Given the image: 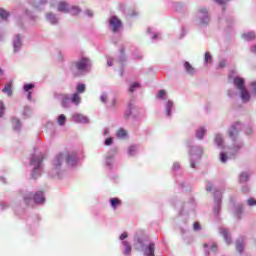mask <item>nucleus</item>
<instances>
[{
    "mask_svg": "<svg viewBox=\"0 0 256 256\" xmlns=\"http://www.w3.org/2000/svg\"><path fill=\"white\" fill-rule=\"evenodd\" d=\"M89 65H91L89 59L82 58L81 60L72 63L70 71L74 77H77L78 75H81L83 71H87V69H89Z\"/></svg>",
    "mask_w": 256,
    "mask_h": 256,
    "instance_id": "nucleus-1",
    "label": "nucleus"
},
{
    "mask_svg": "<svg viewBox=\"0 0 256 256\" xmlns=\"http://www.w3.org/2000/svg\"><path fill=\"white\" fill-rule=\"evenodd\" d=\"M24 203L27 205H33V203L41 204L45 203V196L43 195L42 191L33 193H28L24 196Z\"/></svg>",
    "mask_w": 256,
    "mask_h": 256,
    "instance_id": "nucleus-2",
    "label": "nucleus"
},
{
    "mask_svg": "<svg viewBox=\"0 0 256 256\" xmlns=\"http://www.w3.org/2000/svg\"><path fill=\"white\" fill-rule=\"evenodd\" d=\"M199 25L209 24V11L207 8H200L198 10Z\"/></svg>",
    "mask_w": 256,
    "mask_h": 256,
    "instance_id": "nucleus-3",
    "label": "nucleus"
},
{
    "mask_svg": "<svg viewBox=\"0 0 256 256\" xmlns=\"http://www.w3.org/2000/svg\"><path fill=\"white\" fill-rule=\"evenodd\" d=\"M109 25L113 33H117V31H119V29H121V27L123 26L121 20H119V18H117L116 16L110 17Z\"/></svg>",
    "mask_w": 256,
    "mask_h": 256,
    "instance_id": "nucleus-4",
    "label": "nucleus"
},
{
    "mask_svg": "<svg viewBox=\"0 0 256 256\" xmlns=\"http://www.w3.org/2000/svg\"><path fill=\"white\" fill-rule=\"evenodd\" d=\"M31 165H34V170L32 172L33 179H37V173H39V167H41V160H31Z\"/></svg>",
    "mask_w": 256,
    "mask_h": 256,
    "instance_id": "nucleus-5",
    "label": "nucleus"
},
{
    "mask_svg": "<svg viewBox=\"0 0 256 256\" xmlns=\"http://www.w3.org/2000/svg\"><path fill=\"white\" fill-rule=\"evenodd\" d=\"M240 97L243 103H247L249 99H251V95L249 94V91H247V88L240 90Z\"/></svg>",
    "mask_w": 256,
    "mask_h": 256,
    "instance_id": "nucleus-6",
    "label": "nucleus"
},
{
    "mask_svg": "<svg viewBox=\"0 0 256 256\" xmlns=\"http://www.w3.org/2000/svg\"><path fill=\"white\" fill-rule=\"evenodd\" d=\"M234 85L239 91L245 89V81L243 78H234Z\"/></svg>",
    "mask_w": 256,
    "mask_h": 256,
    "instance_id": "nucleus-7",
    "label": "nucleus"
},
{
    "mask_svg": "<svg viewBox=\"0 0 256 256\" xmlns=\"http://www.w3.org/2000/svg\"><path fill=\"white\" fill-rule=\"evenodd\" d=\"M3 93L8 94L9 97H11V95H13V82L10 81L8 82L4 88L2 89Z\"/></svg>",
    "mask_w": 256,
    "mask_h": 256,
    "instance_id": "nucleus-8",
    "label": "nucleus"
},
{
    "mask_svg": "<svg viewBox=\"0 0 256 256\" xmlns=\"http://www.w3.org/2000/svg\"><path fill=\"white\" fill-rule=\"evenodd\" d=\"M57 9L62 13H69V4L67 2H59Z\"/></svg>",
    "mask_w": 256,
    "mask_h": 256,
    "instance_id": "nucleus-9",
    "label": "nucleus"
},
{
    "mask_svg": "<svg viewBox=\"0 0 256 256\" xmlns=\"http://www.w3.org/2000/svg\"><path fill=\"white\" fill-rule=\"evenodd\" d=\"M228 133H229V137L231 139L236 140L237 139V135H239V128H237L235 126H232Z\"/></svg>",
    "mask_w": 256,
    "mask_h": 256,
    "instance_id": "nucleus-10",
    "label": "nucleus"
},
{
    "mask_svg": "<svg viewBox=\"0 0 256 256\" xmlns=\"http://www.w3.org/2000/svg\"><path fill=\"white\" fill-rule=\"evenodd\" d=\"M145 255L147 256H155V244L154 243H150L146 250H145Z\"/></svg>",
    "mask_w": 256,
    "mask_h": 256,
    "instance_id": "nucleus-11",
    "label": "nucleus"
},
{
    "mask_svg": "<svg viewBox=\"0 0 256 256\" xmlns=\"http://www.w3.org/2000/svg\"><path fill=\"white\" fill-rule=\"evenodd\" d=\"M73 119L76 123H87V119L81 114H74Z\"/></svg>",
    "mask_w": 256,
    "mask_h": 256,
    "instance_id": "nucleus-12",
    "label": "nucleus"
},
{
    "mask_svg": "<svg viewBox=\"0 0 256 256\" xmlns=\"http://www.w3.org/2000/svg\"><path fill=\"white\" fill-rule=\"evenodd\" d=\"M242 37L245 39V41H253L256 38V34L255 32H247L243 34Z\"/></svg>",
    "mask_w": 256,
    "mask_h": 256,
    "instance_id": "nucleus-13",
    "label": "nucleus"
},
{
    "mask_svg": "<svg viewBox=\"0 0 256 256\" xmlns=\"http://www.w3.org/2000/svg\"><path fill=\"white\" fill-rule=\"evenodd\" d=\"M110 205L112 208L117 209V207L121 206V200L119 198H111Z\"/></svg>",
    "mask_w": 256,
    "mask_h": 256,
    "instance_id": "nucleus-14",
    "label": "nucleus"
},
{
    "mask_svg": "<svg viewBox=\"0 0 256 256\" xmlns=\"http://www.w3.org/2000/svg\"><path fill=\"white\" fill-rule=\"evenodd\" d=\"M122 245L125 248L124 249V255H131L132 248H131V245L129 244V242L123 241Z\"/></svg>",
    "mask_w": 256,
    "mask_h": 256,
    "instance_id": "nucleus-15",
    "label": "nucleus"
},
{
    "mask_svg": "<svg viewBox=\"0 0 256 256\" xmlns=\"http://www.w3.org/2000/svg\"><path fill=\"white\" fill-rule=\"evenodd\" d=\"M46 19H47V21H49L52 25H57V17H55L54 14L48 13V14L46 15Z\"/></svg>",
    "mask_w": 256,
    "mask_h": 256,
    "instance_id": "nucleus-16",
    "label": "nucleus"
},
{
    "mask_svg": "<svg viewBox=\"0 0 256 256\" xmlns=\"http://www.w3.org/2000/svg\"><path fill=\"white\" fill-rule=\"evenodd\" d=\"M19 49H21V38H19V35H17L16 39L14 40V53H17Z\"/></svg>",
    "mask_w": 256,
    "mask_h": 256,
    "instance_id": "nucleus-17",
    "label": "nucleus"
},
{
    "mask_svg": "<svg viewBox=\"0 0 256 256\" xmlns=\"http://www.w3.org/2000/svg\"><path fill=\"white\" fill-rule=\"evenodd\" d=\"M71 102L74 103V105H79V103H81V96H79V93H74L72 95Z\"/></svg>",
    "mask_w": 256,
    "mask_h": 256,
    "instance_id": "nucleus-18",
    "label": "nucleus"
},
{
    "mask_svg": "<svg viewBox=\"0 0 256 256\" xmlns=\"http://www.w3.org/2000/svg\"><path fill=\"white\" fill-rule=\"evenodd\" d=\"M184 67L187 73H189L190 75H193V73H195V68H193V66H191L189 62H185Z\"/></svg>",
    "mask_w": 256,
    "mask_h": 256,
    "instance_id": "nucleus-19",
    "label": "nucleus"
},
{
    "mask_svg": "<svg viewBox=\"0 0 256 256\" xmlns=\"http://www.w3.org/2000/svg\"><path fill=\"white\" fill-rule=\"evenodd\" d=\"M117 137L118 139H125V137H127V130L121 128L117 131Z\"/></svg>",
    "mask_w": 256,
    "mask_h": 256,
    "instance_id": "nucleus-20",
    "label": "nucleus"
},
{
    "mask_svg": "<svg viewBox=\"0 0 256 256\" xmlns=\"http://www.w3.org/2000/svg\"><path fill=\"white\" fill-rule=\"evenodd\" d=\"M214 142L216 145H218V147H223V137L221 135L217 134L215 136Z\"/></svg>",
    "mask_w": 256,
    "mask_h": 256,
    "instance_id": "nucleus-21",
    "label": "nucleus"
},
{
    "mask_svg": "<svg viewBox=\"0 0 256 256\" xmlns=\"http://www.w3.org/2000/svg\"><path fill=\"white\" fill-rule=\"evenodd\" d=\"M171 109H173V101L169 100L166 104V113L168 117H171Z\"/></svg>",
    "mask_w": 256,
    "mask_h": 256,
    "instance_id": "nucleus-22",
    "label": "nucleus"
},
{
    "mask_svg": "<svg viewBox=\"0 0 256 256\" xmlns=\"http://www.w3.org/2000/svg\"><path fill=\"white\" fill-rule=\"evenodd\" d=\"M205 133H206V130L204 128H200L196 132V137L198 139H203V137H205Z\"/></svg>",
    "mask_w": 256,
    "mask_h": 256,
    "instance_id": "nucleus-23",
    "label": "nucleus"
},
{
    "mask_svg": "<svg viewBox=\"0 0 256 256\" xmlns=\"http://www.w3.org/2000/svg\"><path fill=\"white\" fill-rule=\"evenodd\" d=\"M63 159V154H59L55 160H54V165L55 167H61V160Z\"/></svg>",
    "mask_w": 256,
    "mask_h": 256,
    "instance_id": "nucleus-24",
    "label": "nucleus"
},
{
    "mask_svg": "<svg viewBox=\"0 0 256 256\" xmlns=\"http://www.w3.org/2000/svg\"><path fill=\"white\" fill-rule=\"evenodd\" d=\"M222 235L226 241V243H231V236H229V232L227 230H222Z\"/></svg>",
    "mask_w": 256,
    "mask_h": 256,
    "instance_id": "nucleus-25",
    "label": "nucleus"
},
{
    "mask_svg": "<svg viewBox=\"0 0 256 256\" xmlns=\"http://www.w3.org/2000/svg\"><path fill=\"white\" fill-rule=\"evenodd\" d=\"M69 12L71 15H79L81 13V10L77 6H73L71 9H69Z\"/></svg>",
    "mask_w": 256,
    "mask_h": 256,
    "instance_id": "nucleus-26",
    "label": "nucleus"
},
{
    "mask_svg": "<svg viewBox=\"0 0 256 256\" xmlns=\"http://www.w3.org/2000/svg\"><path fill=\"white\" fill-rule=\"evenodd\" d=\"M0 17H1V19H7V17H9V12H7L3 8H0Z\"/></svg>",
    "mask_w": 256,
    "mask_h": 256,
    "instance_id": "nucleus-27",
    "label": "nucleus"
},
{
    "mask_svg": "<svg viewBox=\"0 0 256 256\" xmlns=\"http://www.w3.org/2000/svg\"><path fill=\"white\" fill-rule=\"evenodd\" d=\"M249 180V175L247 173L240 174V183H245Z\"/></svg>",
    "mask_w": 256,
    "mask_h": 256,
    "instance_id": "nucleus-28",
    "label": "nucleus"
},
{
    "mask_svg": "<svg viewBox=\"0 0 256 256\" xmlns=\"http://www.w3.org/2000/svg\"><path fill=\"white\" fill-rule=\"evenodd\" d=\"M236 249H237L238 253H243V241H237Z\"/></svg>",
    "mask_w": 256,
    "mask_h": 256,
    "instance_id": "nucleus-29",
    "label": "nucleus"
},
{
    "mask_svg": "<svg viewBox=\"0 0 256 256\" xmlns=\"http://www.w3.org/2000/svg\"><path fill=\"white\" fill-rule=\"evenodd\" d=\"M77 93H85V84H78L76 87Z\"/></svg>",
    "mask_w": 256,
    "mask_h": 256,
    "instance_id": "nucleus-30",
    "label": "nucleus"
},
{
    "mask_svg": "<svg viewBox=\"0 0 256 256\" xmlns=\"http://www.w3.org/2000/svg\"><path fill=\"white\" fill-rule=\"evenodd\" d=\"M136 151H137V146H135V145L130 146L129 149H128V153L131 156L135 155Z\"/></svg>",
    "mask_w": 256,
    "mask_h": 256,
    "instance_id": "nucleus-31",
    "label": "nucleus"
},
{
    "mask_svg": "<svg viewBox=\"0 0 256 256\" xmlns=\"http://www.w3.org/2000/svg\"><path fill=\"white\" fill-rule=\"evenodd\" d=\"M67 120V118L65 117V115H60L58 118V123L59 125H65V121Z\"/></svg>",
    "mask_w": 256,
    "mask_h": 256,
    "instance_id": "nucleus-32",
    "label": "nucleus"
},
{
    "mask_svg": "<svg viewBox=\"0 0 256 256\" xmlns=\"http://www.w3.org/2000/svg\"><path fill=\"white\" fill-rule=\"evenodd\" d=\"M73 161H75V158L71 155H68L66 158V163H68V165H73Z\"/></svg>",
    "mask_w": 256,
    "mask_h": 256,
    "instance_id": "nucleus-33",
    "label": "nucleus"
},
{
    "mask_svg": "<svg viewBox=\"0 0 256 256\" xmlns=\"http://www.w3.org/2000/svg\"><path fill=\"white\" fill-rule=\"evenodd\" d=\"M34 87H35V85H33V84H26V85H24V91L29 92Z\"/></svg>",
    "mask_w": 256,
    "mask_h": 256,
    "instance_id": "nucleus-34",
    "label": "nucleus"
},
{
    "mask_svg": "<svg viewBox=\"0 0 256 256\" xmlns=\"http://www.w3.org/2000/svg\"><path fill=\"white\" fill-rule=\"evenodd\" d=\"M137 87H139V83L132 84L129 88V93H133Z\"/></svg>",
    "mask_w": 256,
    "mask_h": 256,
    "instance_id": "nucleus-35",
    "label": "nucleus"
},
{
    "mask_svg": "<svg viewBox=\"0 0 256 256\" xmlns=\"http://www.w3.org/2000/svg\"><path fill=\"white\" fill-rule=\"evenodd\" d=\"M220 161L222 162V163H226L227 162V154L226 153H221L220 154Z\"/></svg>",
    "mask_w": 256,
    "mask_h": 256,
    "instance_id": "nucleus-36",
    "label": "nucleus"
},
{
    "mask_svg": "<svg viewBox=\"0 0 256 256\" xmlns=\"http://www.w3.org/2000/svg\"><path fill=\"white\" fill-rule=\"evenodd\" d=\"M67 101H69V97L68 96H64L62 98V107H64V108L67 107Z\"/></svg>",
    "mask_w": 256,
    "mask_h": 256,
    "instance_id": "nucleus-37",
    "label": "nucleus"
},
{
    "mask_svg": "<svg viewBox=\"0 0 256 256\" xmlns=\"http://www.w3.org/2000/svg\"><path fill=\"white\" fill-rule=\"evenodd\" d=\"M5 112V105L0 101V117H3V113Z\"/></svg>",
    "mask_w": 256,
    "mask_h": 256,
    "instance_id": "nucleus-38",
    "label": "nucleus"
},
{
    "mask_svg": "<svg viewBox=\"0 0 256 256\" xmlns=\"http://www.w3.org/2000/svg\"><path fill=\"white\" fill-rule=\"evenodd\" d=\"M247 203L250 207H253V205H256V200L255 198H249Z\"/></svg>",
    "mask_w": 256,
    "mask_h": 256,
    "instance_id": "nucleus-39",
    "label": "nucleus"
},
{
    "mask_svg": "<svg viewBox=\"0 0 256 256\" xmlns=\"http://www.w3.org/2000/svg\"><path fill=\"white\" fill-rule=\"evenodd\" d=\"M211 61V54L209 52L205 53V62L209 63Z\"/></svg>",
    "mask_w": 256,
    "mask_h": 256,
    "instance_id": "nucleus-40",
    "label": "nucleus"
},
{
    "mask_svg": "<svg viewBox=\"0 0 256 256\" xmlns=\"http://www.w3.org/2000/svg\"><path fill=\"white\" fill-rule=\"evenodd\" d=\"M193 229L194 231H199V229H201V224H199V222H195L193 225Z\"/></svg>",
    "mask_w": 256,
    "mask_h": 256,
    "instance_id": "nucleus-41",
    "label": "nucleus"
},
{
    "mask_svg": "<svg viewBox=\"0 0 256 256\" xmlns=\"http://www.w3.org/2000/svg\"><path fill=\"white\" fill-rule=\"evenodd\" d=\"M104 143H105V145H107V146L113 145V138H107Z\"/></svg>",
    "mask_w": 256,
    "mask_h": 256,
    "instance_id": "nucleus-42",
    "label": "nucleus"
},
{
    "mask_svg": "<svg viewBox=\"0 0 256 256\" xmlns=\"http://www.w3.org/2000/svg\"><path fill=\"white\" fill-rule=\"evenodd\" d=\"M163 97H165V90H160V91L158 92V98H159V99H163Z\"/></svg>",
    "mask_w": 256,
    "mask_h": 256,
    "instance_id": "nucleus-43",
    "label": "nucleus"
},
{
    "mask_svg": "<svg viewBox=\"0 0 256 256\" xmlns=\"http://www.w3.org/2000/svg\"><path fill=\"white\" fill-rule=\"evenodd\" d=\"M127 237H128L127 232H123V233L120 235V241H124V239H127Z\"/></svg>",
    "mask_w": 256,
    "mask_h": 256,
    "instance_id": "nucleus-44",
    "label": "nucleus"
},
{
    "mask_svg": "<svg viewBox=\"0 0 256 256\" xmlns=\"http://www.w3.org/2000/svg\"><path fill=\"white\" fill-rule=\"evenodd\" d=\"M226 65H227V61H225V60H222V61H220V63H219L220 69H223V67H225Z\"/></svg>",
    "mask_w": 256,
    "mask_h": 256,
    "instance_id": "nucleus-45",
    "label": "nucleus"
},
{
    "mask_svg": "<svg viewBox=\"0 0 256 256\" xmlns=\"http://www.w3.org/2000/svg\"><path fill=\"white\" fill-rule=\"evenodd\" d=\"M101 101H102V103H107V94L101 95Z\"/></svg>",
    "mask_w": 256,
    "mask_h": 256,
    "instance_id": "nucleus-46",
    "label": "nucleus"
},
{
    "mask_svg": "<svg viewBox=\"0 0 256 256\" xmlns=\"http://www.w3.org/2000/svg\"><path fill=\"white\" fill-rule=\"evenodd\" d=\"M252 85V92L256 93V81L251 83Z\"/></svg>",
    "mask_w": 256,
    "mask_h": 256,
    "instance_id": "nucleus-47",
    "label": "nucleus"
},
{
    "mask_svg": "<svg viewBox=\"0 0 256 256\" xmlns=\"http://www.w3.org/2000/svg\"><path fill=\"white\" fill-rule=\"evenodd\" d=\"M227 1H229V0H216V3L223 5L224 3H227Z\"/></svg>",
    "mask_w": 256,
    "mask_h": 256,
    "instance_id": "nucleus-48",
    "label": "nucleus"
},
{
    "mask_svg": "<svg viewBox=\"0 0 256 256\" xmlns=\"http://www.w3.org/2000/svg\"><path fill=\"white\" fill-rule=\"evenodd\" d=\"M211 251H217V244H212Z\"/></svg>",
    "mask_w": 256,
    "mask_h": 256,
    "instance_id": "nucleus-49",
    "label": "nucleus"
},
{
    "mask_svg": "<svg viewBox=\"0 0 256 256\" xmlns=\"http://www.w3.org/2000/svg\"><path fill=\"white\" fill-rule=\"evenodd\" d=\"M108 67H112L113 66V60L109 59L107 61Z\"/></svg>",
    "mask_w": 256,
    "mask_h": 256,
    "instance_id": "nucleus-50",
    "label": "nucleus"
},
{
    "mask_svg": "<svg viewBox=\"0 0 256 256\" xmlns=\"http://www.w3.org/2000/svg\"><path fill=\"white\" fill-rule=\"evenodd\" d=\"M206 189H207L208 191H212V190H213V185L209 184V185L206 187Z\"/></svg>",
    "mask_w": 256,
    "mask_h": 256,
    "instance_id": "nucleus-51",
    "label": "nucleus"
},
{
    "mask_svg": "<svg viewBox=\"0 0 256 256\" xmlns=\"http://www.w3.org/2000/svg\"><path fill=\"white\" fill-rule=\"evenodd\" d=\"M86 13L89 17H93V12H91V10H88Z\"/></svg>",
    "mask_w": 256,
    "mask_h": 256,
    "instance_id": "nucleus-52",
    "label": "nucleus"
},
{
    "mask_svg": "<svg viewBox=\"0 0 256 256\" xmlns=\"http://www.w3.org/2000/svg\"><path fill=\"white\" fill-rule=\"evenodd\" d=\"M173 167L174 169H179V163H174Z\"/></svg>",
    "mask_w": 256,
    "mask_h": 256,
    "instance_id": "nucleus-53",
    "label": "nucleus"
},
{
    "mask_svg": "<svg viewBox=\"0 0 256 256\" xmlns=\"http://www.w3.org/2000/svg\"><path fill=\"white\" fill-rule=\"evenodd\" d=\"M120 53H122V55H123V53H125V48H121Z\"/></svg>",
    "mask_w": 256,
    "mask_h": 256,
    "instance_id": "nucleus-54",
    "label": "nucleus"
},
{
    "mask_svg": "<svg viewBox=\"0 0 256 256\" xmlns=\"http://www.w3.org/2000/svg\"><path fill=\"white\" fill-rule=\"evenodd\" d=\"M203 247H204V248H207V247H209V244L204 243V244H203Z\"/></svg>",
    "mask_w": 256,
    "mask_h": 256,
    "instance_id": "nucleus-55",
    "label": "nucleus"
},
{
    "mask_svg": "<svg viewBox=\"0 0 256 256\" xmlns=\"http://www.w3.org/2000/svg\"><path fill=\"white\" fill-rule=\"evenodd\" d=\"M192 169H195V163H191Z\"/></svg>",
    "mask_w": 256,
    "mask_h": 256,
    "instance_id": "nucleus-56",
    "label": "nucleus"
},
{
    "mask_svg": "<svg viewBox=\"0 0 256 256\" xmlns=\"http://www.w3.org/2000/svg\"><path fill=\"white\" fill-rule=\"evenodd\" d=\"M28 99H31V92H28Z\"/></svg>",
    "mask_w": 256,
    "mask_h": 256,
    "instance_id": "nucleus-57",
    "label": "nucleus"
},
{
    "mask_svg": "<svg viewBox=\"0 0 256 256\" xmlns=\"http://www.w3.org/2000/svg\"><path fill=\"white\" fill-rule=\"evenodd\" d=\"M129 109L131 110V104H129Z\"/></svg>",
    "mask_w": 256,
    "mask_h": 256,
    "instance_id": "nucleus-58",
    "label": "nucleus"
},
{
    "mask_svg": "<svg viewBox=\"0 0 256 256\" xmlns=\"http://www.w3.org/2000/svg\"><path fill=\"white\" fill-rule=\"evenodd\" d=\"M113 105H115V100H113Z\"/></svg>",
    "mask_w": 256,
    "mask_h": 256,
    "instance_id": "nucleus-59",
    "label": "nucleus"
}]
</instances>
